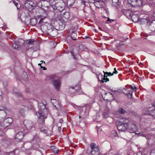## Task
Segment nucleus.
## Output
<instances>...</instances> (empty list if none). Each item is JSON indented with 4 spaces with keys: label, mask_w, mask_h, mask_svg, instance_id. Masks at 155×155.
<instances>
[{
    "label": "nucleus",
    "mask_w": 155,
    "mask_h": 155,
    "mask_svg": "<svg viewBox=\"0 0 155 155\" xmlns=\"http://www.w3.org/2000/svg\"><path fill=\"white\" fill-rule=\"evenodd\" d=\"M76 34L74 33V31H72L71 35V39L74 40H75L76 39Z\"/></svg>",
    "instance_id": "obj_20"
},
{
    "label": "nucleus",
    "mask_w": 155,
    "mask_h": 155,
    "mask_svg": "<svg viewBox=\"0 0 155 155\" xmlns=\"http://www.w3.org/2000/svg\"><path fill=\"white\" fill-rule=\"evenodd\" d=\"M128 126V123L121 121L118 122L117 125L118 130L121 131H125L127 128Z\"/></svg>",
    "instance_id": "obj_3"
},
{
    "label": "nucleus",
    "mask_w": 155,
    "mask_h": 155,
    "mask_svg": "<svg viewBox=\"0 0 155 155\" xmlns=\"http://www.w3.org/2000/svg\"><path fill=\"white\" fill-rule=\"evenodd\" d=\"M84 94V93L82 91V90H81V87L80 86V89H78V90H77V91H76V95H77V94L81 95V94Z\"/></svg>",
    "instance_id": "obj_23"
},
{
    "label": "nucleus",
    "mask_w": 155,
    "mask_h": 155,
    "mask_svg": "<svg viewBox=\"0 0 155 155\" xmlns=\"http://www.w3.org/2000/svg\"><path fill=\"white\" fill-rule=\"evenodd\" d=\"M13 122V120L11 118H7L4 120L1 124V126L5 128L9 126Z\"/></svg>",
    "instance_id": "obj_6"
},
{
    "label": "nucleus",
    "mask_w": 155,
    "mask_h": 155,
    "mask_svg": "<svg viewBox=\"0 0 155 155\" xmlns=\"http://www.w3.org/2000/svg\"><path fill=\"white\" fill-rule=\"evenodd\" d=\"M42 21V20H41L40 19L39 21V23L40 24Z\"/></svg>",
    "instance_id": "obj_52"
},
{
    "label": "nucleus",
    "mask_w": 155,
    "mask_h": 155,
    "mask_svg": "<svg viewBox=\"0 0 155 155\" xmlns=\"http://www.w3.org/2000/svg\"><path fill=\"white\" fill-rule=\"evenodd\" d=\"M130 17H131V18L134 22H136L138 21L139 17L137 15H132Z\"/></svg>",
    "instance_id": "obj_16"
},
{
    "label": "nucleus",
    "mask_w": 155,
    "mask_h": 155,
    "mask_svg": "<svg viewBox=\"0 0 155 155\" xmlns=\"http://www.w3.org/2000/svg\"><path fill=\"white\" fill-rule=\"evenodd\" d=\"M126 15L127 16H129L130 17L132 15L131 12L129 11L126 10Z\"/></svg>",
    "instance_id": "obj_25"
},
{
    "label": "nucleus",
    "mask_w": 155,
    "mask_h": 155,
    "mask_svg": "<svg viewBox=\"0 0 155 155\" xmlns=\"http://www.w3.org/2000/svg\"><path fill=\"white\" fill-rule=\"evenodd\" d=\"M20 114L22 116H24L25 115L24 110H21L19 111Z\"/></svg>",
    "instance_id": "obj_31"
},
{
    "label": "nucleus",
    "mask_w": 155,
    "mask_h": 155,
    "mask_svg": "<svg viewBox=\"0 0 155 155\" xmlns=\"http://www.w3.org/2000/svg\"><path fill=\"white\" fill-rule=\"evenodd\" d=\"M124 45V44H123V43L122 42H121L119 43V45L120 46H121V45Z\"/></svg>",
    "instance_id": "obj_47"
},
{
    "label": "nucleus",
    "mask_w": 155,
    "mask_h": 155,
    "mask_svg": "<svg viewBox=\"0 0 155 155\" xmlns=\"http://www.w3.org/2000/svg\"><path fill=\"white\" fill-rule=\"evenodd\" d=\"M9 155H15V151H12L10 152H9Z\"/></svg>",
    "instance_id": "obj_37"
},
{
    "label": "nucleus",
    "mask_w": 155,
    "mask_h": 155,
    "mask_svg": "<svg viewBox=\"0 0 155 155\" xmlns=\"http://www.w3.org/2000/svg\"><path fill=\"white\" fill-rule=\"evenodd\" d=\"M14 45H13V48H14V49H17L18 48V46H14Z\"/></svg>",
    "instance_id": "obj_41"
},
{
    "label": "nucleus",
    "mask_w": 155,
    "mask_h": 155,
    "mask_svg": "<svg viewBox=\"0 0 155 155\" xmlns=\"http://www.w3.org/2000/svg\"><path fill=\"white\" fill-rule=\"evenodd\" d=\"M114 71H116V68H114Z\"/></svg>",
    "instance_id": "obj_59"
},
{
    "label": "nucleus",
    "mask_w": 155,
    "mask_h": 155,
    "mask_svg": "<svg viewBox=\"0 0 155 155\" xmlns=\"http://www.w3.org/2000/svg\"><path fill=\"white\" fill-rule=\"evenodd\" d=\"M50 33V35L54 36V35L56 34L57 31L55 29H51Z\"/></svg>",
    "instance_id": "obj_18"
},
{
    "label": "nucleus",
    "mask_w": 155,
    "mask_h": 155,
    "mask_svg": "<svg viewBox=\"0 0 155 155\" xmlns=\"http://www.w3.org/2000/svg\"><path fill=\"white\" fill-rule=\"evenodd\" d=\"M41 68H43V69L44 70H46V68L45 67H42L41 66Z\"/></svg>",
    "instance_id": "obj_49"
},
{
    "label": "nucleus",
    "mask_w": 155,
    "mask_h": 155,
    "mask_svg": "<svg viewBox=\"0 0 155 155\" xmlns=\"http://www.w3.org/2000/svg\"><path fill=\"white\" fill-rule=\"evenodd\" d=\"M71 54L73 56V58L74 59H75L76 60H77V58H76V56L75 55H74V54H73V52L72 51H71V52H70Z\"/></svg>",
    "instance_id": "obj_35"
},
{
    "label": "nucleus",
    "mask_w": 155,
    "mask_h": 155,
    "mask_svg": "<svg viewBox=\"0 0 155 155\" xmlns=\"http://www.w3.org/2000/svg\"><path fill=\"white\" fill-rule=\"evenodd\" d=\"M150 155H155V154L154 153V152H153V150H152L151 152Z\"/></svg>",
    "instance_id": "obj_43"
},
{
    "label": "nucleus",
    "mask_w": 155,
    "mask_h": 155,
    "mask_svg": "<svg viewBox=\"0 0 155 155\" xmlns=\"http://www.w3.org/2000/svg\"><path fill=\"white\" fill-rule=\"evenodd\" d=\"M136 129L134 128H133V127H131L130 129V133H134L135 132Z\"/></svg>",
    "instance_id": "obj_29"
},
{
    "label": "nucleus",
    "mask_w": 155,
    "mask_h": 155,
    "mask_svg": "<svg viewBox=\"0 0 155 155\" xmlns=\"http://www.w3.org/2000/svg\"><path fill=\"white\" fill-rule=\"evenodd\" d=\"M107 23H111L112 22L114 21V20L112 19H110L109 18H108V19L107 20Z\"/></svg>",
    "instance_id": "obj_32"
},
{
    "label": "nucleus",
    "mask_w": 155,
    "mask_h": 155,
    "mask_svg": "<svg viewBox=\"0 0 155 155\" xmlns=\"http://www.w3.org/2000/svg\"><path fill=\"white\" fill-rule=\"evenodd\" d=\"M90 146L91 149V154L92 155H98L100 153L98 146H96L95 143H92L91 144Z\"/></svg>",
    "instance_id": "obj_4"
},
{
    "label": "nucleus",
    "mask_w": 155,
    "mask_h": 155,
    "mask_svg": "<svg viewBox=\"0 0 155 155\" xmlns=\"http://www.w3.org/2000/svg\"><path fill=\"white\" fill-rule=\"evenodd\" d=\"M130 88L131 90H133V91H136L137 90L136 87L135 86L133 87L132 86L130 85Z\"/></svg>",
    "instance_id": "obj_30"
},
{
    "label": "nucleus",
    "mask_w": 155,
    "mask_h": 155,
    "mask_svg": "<svg viewBox=\"0 0 155 155\" xmlns=\"http://www.w3.org/2000/svg\"><path fill=\"white\" fill-rule=\"evenodd\" d=\"M112 133L113 135L115 137H117V134L116 131L115 130H113L112 131Z\"/></svg>",
    "instance_id": "obj_33"
},
{
    "label": "nucleus",
    "mask_w": 155,
    "mask_h": 155,
    "mask_svg": "<svg viewBox=\"0 0 155 155\" xmlns=\"http://www.w3.org/2000/svg\"><path fill=\"white\" fill-rule=\"evenodd\" d=\"M41 64H39L38 65L39 66L40 65L41 66Z\"/></svg>",
    "instance_id": "obj_60"
},
{
    "label": "nucleus",
    "mask_w": 155,
    "mask_h": 155,
    "mask_svg": "<svg viewBox=\"0 0 155 155\" xmlns=\"http://www.w3.org/2000/svg\"><path fill=\"white\" fill-rule=\"evenodd\" d=\"M151 20H150L149 18L147 19L142 18L140 20L141 24H147V25H149L151 21Z\"/></svg>",
    "instance_id": "obj_15"
},
{
    "label": "nucleus",
    "mask_w": 155,
    "mask_h": 155,
    "mask_svg": "<svg viewBox=\"0 0 155 155\" xmlns=\"http://www.w3.org/2000/svg\"><path fill=\"white\" fill-rule=\"evenodd\" d=\"M89 38V36H85V38Z\"/></svg>",
    "instance_id": "obj_54"
},
{
    "label": "nucleus",
    "mask_w": 155,
    "mask_h": 155,
    "mask_svg": "<svg viewBox=\"0 0 155 155\" xmlns=\"http://www.w3.org/2000/svg\"><path fill=\"white\" fill-rule=\"evenodd\" d=\"M153 105L154 106V107H155V101L153 103Z\"/></svg>",
    "instance_id": "obj_56"
},
{
    "label": "nucleus",
    "mask_w": 155,
    "mask_h": 155,
    "mask_svg": "<svg viewBox=\"0 0 155 155\" xmlns=\"http://www.w3.org/2000/svg\"><path fill=\"white\" fill-rule=\"evenodd\" d=\"M114 75L113 73L109 72L108 75V76H112Z\"/></svg>",
    "instance_id": "obj_40"
},
{
    "label": "nucleus",
    "mask_w": 155,
    "mask_h": 155,
    "mask_svg": "<svg viewBox=\"0 0 155 155\" xmlns=\"http://www.w3.org/2000/svg\"><path fill=\"white\" fill-rule=\"evenodd\" d=\"M42 2H48L50 4V2L51 0H44L41 1Z\"/></svg>",
    "instance_id": "obj_36"
},
{
    "label": "nucleus",
    "mask_w": 155,
    "mask_h": 155,
    "mask_svg": "<svg viewBox=\"0 0 155 155\" xmlns=\"http://www.w3.org/2000/svg\"><path fill=\"white\" fill-rule=\"evenodd\" d=\"M138 155V153H134V155Z\"/></svg>",
    "instance_id": "obj_55"
},
{
    "label": "nucleus",
    "mask_w": 155,
    "mask_h": 155,
    "mask_svg": "<svg viewBox=\"0 0 155 155\" xmlns=\"http://www.w3.org/2000/svg\"><path fill=\"white\" fill-rule=\"evenodd\" d=\"M103 72L104 73V75H105L106 74L108 75V74L109 72H105L104 71H103Z\"/></svg>",
    "instance_id": "obj_45"
},
{
    "label": "nucleus",
    "mask_w": 155,
    "mask_h": 155,
    "mask_svg": "<svg viewBox=\"0 0 155 155\" xmlns=\"http://www.w3.org/2000/svg\"><path fill=\"white\" fill-rule=\"evenodd\" d=\"M24 135V133L22 132H19L16 134L15 136V141H19L23 138Z\"/></svg>",
    "instance_id": "obj_10"
},
{
    "label": "nucleus",
    "mask_w": 155,
    "mask_h": 155,
    "mask_svg": "<svg viewBox=\"0 0 155 155\" xmlns=\"http://www.w3.org/2000/svg\"><path fill=\"white\" fill-rule=\"evenodd\" d=\"M58 130L59 131H60V130H61V127H58Z\"/></svg>",
    "instance_id": "obj_51"
},
{
    "label": "nucleus",
    "mask_w": 155,
    "mask_h": 155,
    "mask_svg": "<svg viewBox=\"0 0 155 155\" xmlns=\"http://www.w3.org/2000/svg\"><path fill=\"white\" fill-rule=\"evenodd\" d=\"M30 23L33 26L37 24V20L36 18H32L30 20Z\"/></svg>",
    "instance_id": "obj_17"
},
{
    "label": "nucleus",
    "mask_w": 155,
    "mask_h": 155,
    "mask_svg": "<svg viewBox=\"0 0 155 155\" xmlns=\"http://www.w3.org/2000/svg\"><path fill=\"white\" fill-rule=\"evenodd\" d=\"M23 124L25 127L27 129H30L34 126L32 122L30 120H25L24 121Z\"/></svg>",
    "instance_id": "obj_8"
},
{
    "label": "nucleus",
    "mask_w": 155,
    "mask_h": 155,
    "mask_svg": "<svg viewBox=\"0 0 155 155\" xmlns=\"http://www.w3.org/2000/svg\"><path fill=\"white\" fill-rule=\"evenodd\" d=\"M15 94L17 97H22L21 94L19 93L18 92H15L14 93Z\"/></svg>",
    "instance_id": "obj_26"
},
{
    "label": "nucleus",
    "mask_w": 155,
    "mask_h": 155,
    "mask_svg": "<svg viewBox=\"0 0 155 155\" xmlns=\"http://www.w3.org/2000/svg\"><path fill=\"white\" fill-rule=\"evenodd\" d=\"M38 137L37 136H34V139H33V140H36V139Z\"/></svg>",
    "instance_id": "obj_44"
},
{
    "label": "nucleus",
    "mask_w": 155,
    "mask_h": 155,
    "mask_svg": "<svg viewBox=\"0 0 155 155\" xmlns=\"http://www.w3.org/2000/svg\"><path fill=\"white\" fill-rule=\"evenodd\" d=\"M113 73V74H117L118 73V72L117 71H114Z\"/></svg>",
    "instance_id": "obj_46"
},
{
    "label": "nucleus",
    "mask_w": 155,
    "mask_h": 155,
    "mask_svg": "<svg viewBox=\"0 0 155 155\" xmlns=\"http://www.w3.org/2000/svg\"><path fill=\"white\" fill-rule=\"evenodd\" d=\"M99 29H100V30H102L101 29V28L100 27L99 28Z\"/></svg>",
    "instance_id": "obj_61"
},
{
    "label": "nucleus",
    "mask_w": 155,
    "mask_h": 155,
    "mask_svg": "<svg viewBox=\"0 0 155 155\" xmlns=\"http://www.w3.org/2000/svg\"><path fill=\"white\" fill-rule=\"evenodd\" d=\"M34 41V40L32 39L28 40L26 41V43L28 44H30L32 43Z\"/></svg>",
    "instance_id": "obj_28"
},
{
    "label": "nucleus",
    "mask_w": 155,
    "mask_h": 155,
    "mask_svg": "<svg viewBox=\"0 0 155 155\" xmlns=\"http://www.w3.org/2000/svg\"><path fill=\"white\" fill-rule=\"evenodd\" d=\"M56 5L57 9L59 11L61 12L64 11V3L63 2H58L56 4Z\"/></svg>",
    "instance_id": "obj_9"
},
{
    "label": "nucleus",
    "mask_w": 155,
    "mask_h": 155,
    "mask_svg": "<svg viewBox=\"0 0 155 155\" xmlns=\"http://www.w3.org/2000/svg\"><path fill=\"white\" fill-rule=\"evenodd\" d=\"M129 93H126V95L127 97L128 98H131L132 96V92L130 91L129 92Z\"/></svg>",
    "instance_id": "obj_24"
},
{
    "label": "nucleus",
    "mask_w": 155,
    "mask_h": 155,
    "mask_svg": "<svg viewBox=\"0 0 155 155\" xmlns=\"http://www.w3.org/2000/svg\"><path fill=\"white\" fill-rule=\"evenodd\" d=\"M109 94H110L111 95H112V93H110V92H109Z\"/></svg>",
    "instance_id": "obj_63"
},
{
    "label": "nucleus",
    "mask_w": 155,
    "mask_h": 155,
    "mask_svg": "<svg viewBox=\"0 0 155 155\" xmlns=\"http://www.w3.org/2000/svg\"><path fill=\"white\" fill-rule=\"evenodd\" d=\"M95 31L96 32H97V31L96 30H95Z\"/></svg>",
    "instance_id": "obj_64"
},
{
    "label": "nucleus",
    "mask_w": 155,
    "mask_h": 155,
    "mask_svg": "<svg viewBox=\"0 0 155 155\" xmlns=\"http://www.w3.org/2000/svg\"><path fill=\"white\" fill-rule=\"evenodd\" d=\"M130 91H132L131 90H127V91H124V94H125V95H126V93H129V92H130Z\"/></svg>",
    "instance_id": "obj_38"
},
{
    "label": "nucleus",
    "mask_w": 155,
    "mask_h": 155,
    "mask_svg": "<svg viewBox=\"0 0 155 155\" xmlns=\"http://www.w3.org/2000/svg\"><path fill=\"white\" fill-rule=\"evenodd\" d=\"M143 3V1L142 0H137L136 3V6H141L142 5Z\"/></svg>",
    "instance_id": "obj_19"
},
{
    "label": "nucleus",
    "mask_w": 155,
    "mask_h": 155,
    "mask_svg": "<svg viewBox=\"0 0 155 155\" xmlns=\"http://www.w3.org/2000/svg\"><path fill=\"white\" fill-rule=\"evenodd\" d=\"M63 122V120L62 119H60L59 120V122L61 123H62Z\"/></svg>",
    "instance_id": "obj_48"
},
{
    "label": "nucleus",
    "mask_w": 155,
    "mask_h": 155,
    "mask_svg": "<svg viewBox=\"0 0 155 155\" xmlns=\"http://www.w3.org/2000/svg\"><path fill=\"white\" fill-rule=\"evenodd\" d=\"M145 115L151 116L155 117V108L150 110H147L144 112Z\"/></svg>",
    "instance_id": "obj_12"
},
{
    "label": "nucleus",
    "mask_w": 155,
    "mask_h": 155,
    "mask_svg": "<svg viewBox=\"0 0 155 155\" xmlns=\"http://www.w3.org/2000/svg\"><path fill=\"white\" fill-rule=\"evenodd\" d=\"M51 149L55 153H58V150L54 146H51Z\"/></svg>",
    "instance_id": "obj_21"
},
{
    "label": "nucleus",
    "mask_w": 155,
    "mask_h": 155,
    "mask_svg": "<svg viewBox=\"0 0 155 155\" xmlns=\"http://www.w3.org/2000/svg\"><path fill=\"white\" fill-rule=\"evenodd\" d=\"M7 109L6 108V107H4V108H3V109H2V110H7Z\"/></svg>",
    "instance_id": "obj_50"
},
{
    "label": "nucleus",
    "mask_w": 155,
    "mask_h": 155,
    "mask_svg": "<svg viewBox=\"0 0 155 155\" xmlns=\"http://www.w3.org/2000/svg\"><path fill=\"white\" fill-rule=\"evenodd\" d=\"M36 4H37V5H38V6H41V5H40V4H41H41H42V2H41L40 1V2H39L38 3L37 2V3H36Z\"/></svg>",
    "instance_id": "obj_39"
},
{
    "label": "nucleus",
    "mask_w": 155,
    "mask_h": 155,
    "mask_svg": "<svg viewBox=\"0 0 155 155\" xmlns=\"http://www.w3.org/2000/svg\"><path fill=\"white\" fill-rule=\"evenodd\" d=\"M13 3L14 4V5L18 9L19 8H20V7H21V6H20V5H19V7L18 6V2H16L15 1H14L13 2Z\"/></svg>",
    "instance_id": "obj_27"
},
{
    "label": "nucleus",
    "mask_w": 155,
    "mask_h": 155,
    "mask_svg": "<svg viewBox=\"0 0 155 155\" xmlns=\"http://www.w3.org/2000/svg\"><path fill=\"white\" fill-rule=\"evenodd\" d=\"M149 26V28L151 31H155V21H151L148 25Z\"/></svg>",
    "instance_id": "obj_13"
},
{
    "label": "nucleus",
    "mask_w": 155,
    "mask_h": 155,
    "mask_svg": "<svg viewBox=\"0 0 155 155\" xmlns=\"http://www.w3.org/2000/svg\"><path fill=\"white\" fill-rule=\"evenodd\" d=\"M38 111L36 112V115L38 117L39 123L43 124L45 120L47 118V116L49 113L45 104L40 103L38 104Z\"/></svg>",
    "instance_id": "obj_1"
},
{
    "label": "nucleus",
    "mask_w": 155,
    "mask_h": 155,
    "mask_svg": "<svg viewBox=\"0 0 155 155\" xmlns=\"http://www.w3.org/2000/svg\"><path fill=\"white\" fill-rule=\"evenodd\" d=\"M40 130H41V132H43L44 133L46 134L47 132V130H45V129H41Z\"/></svg>",
    "instance_id": "obj_34"
},
{
    "label": "nucleus",
    "mask_w": 155,
    "mask_h": 155,
    "mask_svg": "<svg viewBox=\"0 0 155 155\" xmlns=\"http://www.w3.org/2000/svg\"><path fill=\"white\" fill-rule=\"evenodd\" d=\"M104 117H107V116L106 117V116H105L104 115Z\"/></svg>",
    "instance_id": "obj_62"
},
{
    "label": "nucleus",
    "mask_w": 155,
    "mask_h": 155,
    "mask_svg": "<svg viewBox=\"0 0 155 155\" xmlns=\"http://www.w3.org/2000/svg\"><path fill=\"white\" fill-rule=\"evenodd\" d=\"M86 2L85 1H84L83 0H82L81 2V3L83 5H84L85 4Z\"/></svg>",
    "instance_id": "obj_42"
},
{
    "label": "nucleus",
    "mask_w": 155,
    "mask_h": 155,
    "mask_svg": "<svg viewBox=\"0 0 155 155\" xmlns=\"http://www.w3.org/2000/svg\"><path fill=\"white\" fill-rule=\"evenodd\" d=\"M35 4L31 0H27L25 2V8L28 9L32 10L34 7L35 6Z\"/></svg>",
    "instance_id": "obj_5"
},
{
    "label": "nucleus",
    "mask_w": 155,
    "mask_h": 155,
    "mask_svg": "<svg viewBox=\"0 0 155 155\" xmlns=\"http://www.w3.org/2000/svg\"><path fill=\"white\" fill-rule=\"evenodd\" d=\"M107 75H102L101 74L98 75V79L102 83L104 82H107L109 81V79L108 78H107Z\"/></svg>",
    "instance_id": "obj_11"
},
{
    "label": "nucleus",
    "mask_w": 155,
    "mask_h": 155,
    "mask_svg": "<svg viewBox=\"0 0 155 155\" xmlns=\"http://www.w3.org/2000/svg\"><path fill=\"white\" fill-rule=\"evenodd\" d=\"M118 111L120 114H124L126 112V111L125 110H124L123 108H119L118 110Z\"/></svg>",
    "instance_id": "obj_22"
},
{
    "label": "nucleus",
    "mask_w": 155,
    "mask_h": 155,
    "mask_svg": "<svg viewBox=\"0 0 155 155\" xmlns=\"http://www.w3.org/2000/svg\"><path fill=\"white\" fill-rule=\"evenodd\" d=\"M80 89V85H77L74 87H71L69 88V91L72 94L76 95V91Z\"/></svg>",
    "instance_id": "obj_7"
},
{
    "label": "nucleus",
    "mask_w": 155,
    "mask_h": 155,
    "mask_svg": "<svg viewBox=\"0 0 155 155\" xmlns=\"http://www.w3.org/2000/svg\"><path fill=\"white\" fill-rule=\"evenodd\" d=\"M113 91L114 92H117V91L116 90H114V91Z\"/></svg>",
    "instance_id": "obj_58"
},
{
    "label": "nucleus",
    "mask_w": 155,
    "mask_h": 155,
    "mask_svg": "<svg viewBox=\"0 0 155 155\" xmlns=\"http://www.w3.org/2000/svg\"><path fill=\"white\" fill-rule=\"evenodd\" d=\"M45 18V17H44L43 18H41V20H42V21H43V20Z\"/></svg>",
    "instance_id": "obj_53"
},
{
    "label": "nucleus",
    "mask_w": 155,
    "mask_h": 155,
    "mask_svg": "<svg viewBox=\"0 0 155 155\" xmlns=\"http://www.w3.org/2000/svg\"><path fill=\"white\" fill-rule=\"evenodd\" d=\"M61 15L63 18L67 19L69 17V13L68 12H65L64 11L61 12Z\"/></svg>",
    "instance_id": "obj_14"
},
{
    "label": "nucleus",
    "mask_w": 155,
    "mask_h": 155,
    "mask_svg": "<svg viewBox=\"0 0 155 155\" xmlns=\"http://www.w3.org/2000/svg\"><path fill=\"white\" fill-rule=\"evenodd\" d=\"M50 80L53 81V85L55 89L58 91L61 87V82L58 79H56V76L55 75H52L50 77Z\"/></svg>",
    "instance_id": "obj_2"
},
{
    "label": "nucleus",
    "mask_w": 155,
    "mask_h": 155,
    "mask_svg": "<svg viewBox=\"0 0 155 155\" xmlns=\"http://www.w3.org/2000/svg\"><path fill=\"white\" fill-rule=\"evenodd\" d=\"M41 62H42V63H45V62L43 61H41Z\"/></svg>",
    "instance_id": "obj_57"
}]
</instances>
